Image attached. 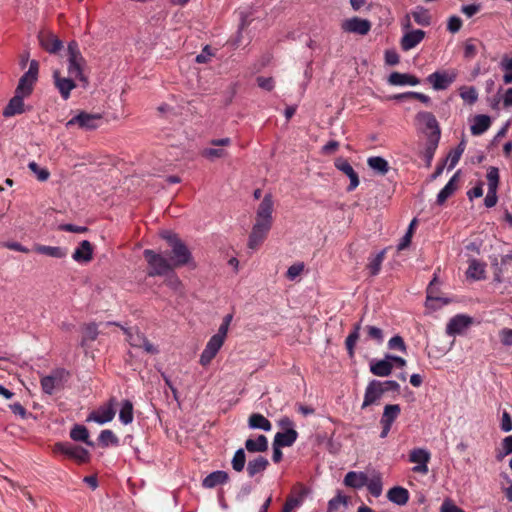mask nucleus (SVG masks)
<instances>
[{"mask_svg":"<svg viewBox=\"0 0 512 512\" xmlns=\"http://www.w3.org/2000/svg\"><path fill=\"white\" fill-rule=\"evenodd\" d=\"M161 235L171 248L169 259L174 269L193 263V257L190 250L176 234L164 231Z\"/></svg>","mask_w":512,"mask_h":512,"instance_id":"f257e3e1","label":"nucleus"},{"mask_svg":"<svg viewBox=\"0 0 512 512\" xmlns=\"http://www.w3.org/2000/svg\"><path fill=\"white\" fill-rule=\"evenodd\" d=\"M143 256L148 264V276H164L174 270L170 261L161 253H157L152 249H145Z\"/></svg>","mask_w":512,"mask_h":512,"instance_id":"f03ea898","label":"nucleus"},{"mask_svg":"<svg viewBox=\"0 0 512 512\" xmlns=\"http://www.w3.org/2000/svg\"><path fill=\"white\" fill-rule=\"evenodd\" d=\"M68 73L71 77L78 79L83 82L84 85L88 84L87 77L83 74V68L85 65V59L83 58L78 44L75 41H71L68 44Z\"/></svg>","mask_w":512,"mask_h":512,"instance_id":"7ed1b4c3","label":"nucleus"},{"mask_svg":"<svg viewBox=\"0 0 512 512\" xmlns=\"http://www.w3.org/2000/svg\"><path fill=\"white\" fill-rule=\"evenodd\" d=\"M210 146L203 148L200 151L201 157L208 161H215L218 159H224L229 156V152L226 149L231 145V139L229 137L212 139L209 142Z\"/></svg>","mask_w":512,"mask_h":512,"instance_id":"20e7f679","label":"nucleus"},{"mask_svg":"<svg viewBox=\"0 0 512 512\" xmlns=\"http://www.w3.org/2000/svg\"><path fill=\"white\" fill-rule=\"evenodd\" d=\"M53 451L75 460L79 464L88 463L90 453L87 449L69 442H58L54 445Z\"/></svg>","mask_w":512,"mask_h":512,"instance_id":"39448f33","label":"nucleus"},{"mask_svg":"<svg viewBox=\"0 0 512 512\" xmlns=\"http://www.w3.org/2000/svg\"><path fill=\"white\" fill-rule=\"evenodd\" d=\"M39 72V63L36 60H32L29 65V69L19 80L16 91L24 96H29L32 91L34 84L37 81Z\"/></svg>","mask_w":512,"mask_h":512,"instance_id":"423d86ee","label":"nucleus"},{"mask_svg":"<svg viewBox=\"0 0 512 512\" xmlns=\"http://www.w3.org/2000/svg\"><path fill=\"white\" fill-rule=\"evenodd\" d=\"M68 376L69 373L65 369H56L41 379V387L46 394L52 395L55 389H60L63 386Z\"/></svg>","mask_w":512,"mask_h":512,"instance_id":"0eeeda50","label":"nucleus"},{"mask_svg":"<svg viewBox=\"0 0 512 512\" xmlns=\"http://www.w3.org/2000/svg\"><path fill=\"white\" fill-rule=\"evenodd\" d=\"M101 121L102 116L100 114L80 112L66 123V127L70 128L74 125H78L82 129L94 130L99 127Z\"/></svg>","mask_w":512,"mask_h":512,"instance_id":"6e6552de","label":"nucleus"},{"mask_svg":"<svg viewBox=\"0 0 512 512\" xmlns=\"http://www.w3.org/2000/svg\"><path fill=\"white\" fill-rule=\"evenodd\" d=\"M116 399L111 398L107 404L100 406L96 411H93L87 417V421H94L98 424H104L114 419L116 414Z\"/></svg>","mask_w":512,"mask_h":512,"instance_id":"1a4fd4ad","label":"nucleus"},{"mask_svg":"<svg viewBox=\"0 0 512 512\" xmlns=\"http://www.w3.org/2000/svg\"><path fill=\"white\" fill-rule=\"evenodd\" d=\"M416 119L427 131H430V141L434 142V145L437 146L441 131L435 116L431 112H420L417 114Z\"/></svg>","mask_w":512,"mask_h":512,"instance_id":"9d476101","label":"nucleus"},{"mask_svg":"<svg viewBox=\"0 0 512 512\" xmlns=\"http://www.w3.org/2000/svg\"><path fill=\"white\" fill-rule=\"evenodd\" d=\"M430 459V452L423 448H415L409 453V461L418 464L412 469L416 473L427 474L429 471L427 464Z\"/></svg>","mask_w":512,"mask_h":512,"instance_id":"9b49d317","label":"nucleus"},{"mask_svg":"<svg viewBox=\"0 0 512 512\" xmlns=\"http://www.w3.org/2000/svg\"><path fill=\"white\" fill-rule=\"evenodd\" d=\"M383 384L381 381L378 380H372L368 383L365 394H364V400L362 403L361 408L365 409L370 405L376 404L381 397L383 396Z\"/></svg>","mask_w":512,"mask_h":512,"instance_id":"f8f14e48","label":"nucleus"},{"mask_svg":"<svg viewBox=\"0 0 512 512\" xmlns=\"http://www.w3.org/2000/svg\"><path fill=\"white\" fill-rule=\"evenodd\" d=\"M455 72H434L427 77V81L435 90L447 89L456 79Z\"/></svg>","mask_w":512,"mask_h":512,"instance_id":"ddd939ff","label":"nucleus"},{"mask_svg":"<svg viewBox=\"0 0 512 512\" xmlns=\"http://www.w3.org/2000/svg\"><path fill=\"white\" fill-rule=\"evenodd\" d=\"M224 344V340L220 337L212 336L207 342L203 352L200 356V364L202 366H207L211 363V361L215 358L219 350Z\"/></svg>","mask_w":512,"mask_h":512,"instance_id":"4468645a","label":"nucleus"},{"mask_svg":"<svg viewBox=\"0 0 512 512\" xmlns=\"http://www.w3.org/2000/svg\"><path fill=\"white\" fill-rule=\"evenodd\" d=\"M53 79L55 87L58 89L61 97L67 100L70 97V92L76 87L74 77H64L59 70L53 72Z\"/></svg>","mask_w":512,"mask_h":512,"instance_id":"2eb2a0df","label":"nucleus"},{"mask_svg":"<svg viewBox=\"0 0 512 512\" xmlns=\"http://www.w3.org/2000/svg\"><path fill=\"white\" fill-rule=\"evenodd\" d=\"M309 490L302 484H297L293 488L295 496H288L284 503L282 512H292L295 508L302 505L304 498L308 494Z\"/></svg>","mask_w":512,"mask_h":512,"instance_id":"dca6fc26","label":"nucleus"},{"mask_svg":"<svg viewBox=\"0 0 512 512\" xmlns=\"http://www.w3.org/2000/svg\"><path fill=\"white\" fill-rule=\"evenodd\" d=\"M342 29L349 33L366 35L371 29V23L366 19L353 17L343 22Z\"/></svg>","mask_w":512,"mask_h":512,"instance_id":"f3484780","label":"nucleus"},{"mask_svg":"<svg viewBox=\"0 0 512 512\" xmlns=\"http://www.w3.org/2000/svg\"><path fill=\"white\" fill-rule=\"evenodd\" d=\"M472 323V318L458 314L451 318L446 326V333L450 336L461 334Z\"/></svg>","mask_w":512,"mask_h":512,"instance_id":"a211bd4d","label":"nucleus"},{"mask_svg":"<svg viewBox=\"0 0 512 512\" xmlns=\"http://www.w3.org/2000/svg\"><path fill=\"white\" fill-rule=\"evenodd\" d=\"M41 47L51 54H56L63 48V42L53 33L41 32L38 36Z\"/></svg>","mask_w":512,"mask_h":512,"instance_id":"6ab92c4d","label":"nucleus"},{"mask_svg":"<svg viewBox=\"0 0 512 512\" xmlns=\"http://www.w3.org/2000/svg\"><path fill=\"white\" fill-rule=\"evenodd\" d=\"M335 167L344 173L350 179V184L347 188L348 191H353L359 185V177L351 164L344 158L339 157L335 160Z\"/></svg>","mask_w":512,"mask_h":512,"instance_id":"aec40b11","label":"nucleus"},{"mask_svg":"<svg viewBox=\"0 0 512 512\" xmlns=\"http://www.w3.org/2000/svg\"><path fill=\"white\" fill-rule=\"evenodd\" d=\"M425 37V32L420 29L411 30L406 32L400 41V46L403 51H409L415 48Z\"/></svg>","mask_w":512,"mask_h":512,"instance_id":"412c9836","label":"nucleus"},{"mask_svg":"<svg viewBox=\"0 0 512 512\" xmlns=\"http://www.w3.org/2000/svg\"><path fill=\"white\" fill-rule=\"evenodd\" d=\"M25 96L15 92V95L10 99L9 103L3 110L4 117H12L17 114L24 112V101Z\"/></svg>","mask_w":512,"mask_h":512,"instance_id":"4be33fe9","label":"nucleus"},{"mask_svg":"<svg viewBox=\"0 0 512 512\" xmlns=\"http://www.w3.org/2000/svg\"><path fill=\"white\" fill-rule=\"evenodd\" d=\"M388 83L394 86H415L420 83V80L416 76L411 74L392 72L388 77Z\"/></svg>","mask_w":512,"mask_h":512,"instance_id":"5701e85b","label":"nucleus"},{"mask_svg":"<svg viewBox=\"0 0 512 512\" xmlns=\"http://www.w3.org/2000/svg\"><path fill=\"white\" fill-rule=\"evenodd\" d=\"M388 249L389 247H386L379 251L378 253H376L375 255L369 256L366 269L369 271V274L371 276H376L380 273L382 263L386 258V253Z\"/></svg>","mask_w":512,"mask_h":512,"instance_id":"b1692460","label":"nucleus"},{"mask_svg":"<svg viewBox=\"0 0 512 512\" xmlns=\"http://www.w3.org/2000/svg\"><path fill=\"white\" fill-rule=\"evenodd\" d=\"M229 481V475L226 471L218 470L207 475L203 481L202 486L204 488H214L218 485H223Z\"/></svg>","mask_w":512,"mask_h":512,"instance_id":"393cba45","label":"nucleus"},{"mask_svg":"<svg viewBox=\"0 0 512 512\" xmlns=\"http://www.w3.org/2000/svg\"><path fill=\"white\" fill-rule=\"evenodd\" d=\"M93 255V248L89 241L83 240L79 246L75 249L74 253L72 254V258L76 262H89L92 259Z\"/></svg>","mask_w":512,"mask_h":512,"instance_id":"a878e982","label":"nucleus"},{"mask_svg":"<svg viewBox=\"0 0 512 512\" xmlns=\"http://www.w3.org/2000/svg\"><path fill=\"white\" fill-rule=\"evenodd\" d=\"M269 466V461L263 456H257L248 461L247 474L253 478L257 474L263 473Z\"/></svg>","mask_w":512,"mask_h":512,"instance_id":"bb28decb","label":"nucleus"},{"mask_svg":"<svg viewBox=\"0 0 512 512\" xmlns=\"http://www.w3.org/2000/svg\"><path fill=\"white\" fill-rule=\"evenodd\" d=\"M270 226H254L249 236L248 247L250 249L258 248L268 235Z\"/></svg>","mask_w":512,"mask_h":512,"instance_id":"cd10ccee","label":"nucleus"},{"mask_svg":"<svg viewBox=\"0 0 512 512\" xmlns=\"http://www.w3.org/2000/svg\"><path fill=\"white\" fill-rule=\"evenodd\" d=\"M368 476L363 472L350 471L344 477V484L354 489H360L367 484Z\"/></svg>","mask_w":512,"mask_h":512,"instance_id":"c85d7f7f","label":"nucleus"},{"mask_svg":"<svg viewBox=\"0 0 512 512\" xmlns=\"http://www.w3.org/2000/svg\"><path fill=\"white\" fill-rule=\"evenodd\" d=\"M298 438V432L295 429H287L284 432H277L273 443L276 446L290 447Z\"/></svg>","mask_w":512,"mask_h":512,"instance_id":"c756f323","label":"nucleus"},{"mask_svg":"<svg viewBox=\"0 0 512 512\" xmlns=\"http://www.w3.org/2000/svg\"><path fill=\"white\" fill-rule=\"evenodd\" d=\"M245 449L249 453H260L268 450V439L265 435H258L256 439L249 438L245 441Z\"/></svg>","mask_w":512,"mask_h":512,"instance_id":"7c9ffc66","label":"nucleus"},{"mask_svg":"<svg viewBox=\"0 0 512 512\" xmlns=\"http://www.w3.org/2000/svg\"><path fill=\"white\" fill-rule=\"evenodd\" d=\"M393 365L387 356L385 359L378 360L376 362H372L370 364V371L375 376L386 377L389 376L392 372Z\"/></svg>","mask_w":512,"mask_h":512,"instance_id":"2f4dec72","label":"nucleus"},{"mask_svg":"<svg viewBox=\"0 0 512 512\" xmlns=\"http://www.w3.org/2000/svg\"><path fill=\"white\" fill-rule=\"evenodd\" d=\"M401 413V407L399 404H387L384 407L380 424H386L392 426L395 420L399 417Z\"/></svg>","mask_w":512,"mask_h":512,"instance_id":"473e14b6","label":"nucleus"},{"mask_svg":"<svg viewBox=\"0 0 512 512\" xmlns=\"http://www.w3.org/2000/svg\"><path fill=\"white\" fill-rule=\"evenodd\" d=\"M491 125V119L488 115H476L472 120L471 133L472 135H481L489 129Z\"/></svg>","mask_w":512,"mask_h":512,"instance_id":"72a5a7b5","label":"nucleus"},{"mask_svg":"<svg viewBox=\"0 0 512 512\" xmlns=\"http://www.w3.org/2000/svg\"><path fill=\"white\" fill-rule=\"evenodd\" d=\"M361 324H362V320L355 323L353 325L352 331L349 333V335L347 336V338L345 340V346H346L347 352L351 358L354 357L355 346H356L357 341L360 338Z\"/></svg>","mask_w":512,"mask_h":512,"instance_id":"f704fd0d","label":"nucleus"},{"mask_svg":"<svg viewBox=\"0 0 512 512\" xmlns=\"http://www.w3.org/2000/svg\"><path fill=\"white\" fill-rule=\"evenodd\" d=\"M387 497L397 505H405L409 500V492L403 487L395 486L388 491Z\"/></svg>","mask_w":512,"mask_h":512,"instance_id":"c9c22d12","label":"nucleus"},{"mask_svg":"<svg viewBox=\"0 0 512 512\" xmlns=\"http://www.w3.org/2000/svg\"><path fill=\"white\" fill-rule=\"evenodd\" d=\"M248 425L251 429H261L266 432L272 429L271 422L260 413H252L249 416Z\"/></svg>","mask_w":512,"mask_h":512,"instance_id":"e433bc0d","label":"nucleus"},{"mask_svg":"<svg viewBox=\"0 0 512 512\" xmlns=\"http://www.w3.org/2000/svg\"><path fill=\"white\" fill-rule=\"evenodd\" d=\"M273 211L272 196L267 194L264 196L262 202L259 205L257 214L262 221H270Z\"/></svg>","mask_w":512,"mask_h":512,"instance_id":"4c0bfd02","label":"nucleus"},{"mask_svg":"<svg viewBox=\"0 0 512 512\" xmlns=\"http://www.w3.org/2000/svg\"><path fill=\"white\" fill-rule=\"evenodd\" d=\"M70 437L74 441H81L89 446H93V442L89 440V431L84 425L76 424L70 430Z\"/></svg>","mask_w":512,"mask_h":512,"instance_id":"58836bf2","label":"nucleus"},{"mask_svg":"<svg viewBox=\"0 0 512 512\" xmlns=\"http://www.w3.org/2000/svg\"><path fill=\"white\" fill-rule=\"evenodd\" d=\"M467 277L474 280L485 278V264L476 259L470 260L467 270Z\"/></svg>","mask_w":512,"mask_h":512,"instance_id":"ea45409f","label":"nucleus"},{"mask_svg":"<svg viewBox=\"0 0 512 512\" xmlns=\"http://www.w3.org/2000/svg\"><path fill=\"white\" fill-rule=\"evenodd\" d=\"M35 251L53 258H63L66 256V250L56 246L37 245Z\"/></svg>","mask_w":512,"mask_h":512,"instance_id":"a19ab883","label":"nucleus"},{"mask_svg":"<svg viewBox=\"0 0 512 512\" xmlns=\"http://www.w3.org/2000/svg\"><path fill=\"white\" fill-rule=\"evenodd\" d=\"M367 164L372 170L381 175H385L389 170L388 162L380 156L369 157Z\"/></svg>","mask_w":512,"mask_h":512,"instance_id":"79ce46f5","label":"nucleus"},{"mask_svg":"<svg viewBox=\"0 0 512 512\" xmlns=\"http://www.w3.org/2000/svg\"><path fill=\"white\" fill-rule=\"evenodd\" d=\"M133 418V404L130 400H124L119 411V420L122 424L128 425L132 423Z\"/></svg>","mask_w":512,"mask_h":512,"instance_id":"37998d69","label":"nucleus"},{"mask_svg":"<svg viewBox=\"0 0 512 512\" xmlns=\"http://www.w3.org/2000/svg\"><path fill=\"white\" fill-rule=\"evenodd\" d=\"M457 189L456 176H453L445 187L439 192L437 202L444 203Z\"/></svg>","mask_w":512,"mask_h":512,"instance_id":"c03bdc74","label":"nucleus"},{"mask_svg":"<svg viewBox=\"0 0 512 512\" xmlns=\"http://www.w3.org/2000/svg\"><path fill=\"white\" fill-rule=\"evenodd\" d=\"M412 16L418 25L429 26L431 23V15L429 11L424 7H417L412 12Z\"/></svg>","mask_w":512,"mask_h":512,"instance_id":"a18cd8bd","label":"nucleus"},{"mask_svg":"<svg viewBox=\"0 0 512 512\" xmlns=\"http://www.w3.org/2000/svg\"><path fill=\"white\" fill-rule=\"evenodd\" d=\"M99 335L98 326L96 323L91 322L86 324L83 328L82 346L86 345L88 341H95Z\"/></svg>","mask_w":512,"mask_h":512,"instance_id":"49530a36","label":"nucleus"},{"mask_svg":"<svg viewBox=\"0 0 512 512\" xmlns=\"http://www.w3.org/2000/svg\"><path fill=\"white\" fill-rule=\"evenodd\" d=\"M98 440L103 447H108L110 445L116 446L119 443L118 437L109 429L102 430Z\"/></svg>","mask_w":512,"mask_h":512,"instance_id":"de8ad7c7","label":"nucleus"},{"mask_svg":"<svg viewBox=\"0 0 512 512\" xmlns=\"http://www.w3.org/2000/svg\"><path fill=\"white\" fill-rule=\"evenodd\" d=\"M246 463V455L245 450L242 448H239L234 453V456L231 460V465L234 471L236 472H242Z\"/></svg>","mask_w":512,"mask_h":512,"instance_id":"09e8293b","label":"nucleus"},{"mask_svg":"<svg viewBox=\"0 0 512 512\" xmlns=\"http://www.w3.org/2000/svg\"><path fill=\"white\" fill-rule=\"evenodd\" d=\"M348 499L347 496L339 491L337 495L328 502L327 512H337L341 506H347Z\"/></svg>","mask_w":512,"mask_h":512,"instance_id":"8fccbe9b","label":"nucleus"},{"mask_svg":"<svg viewBox=\"0 0 512 512\" xmlns=\"http://www.w3.org/2000/svg\"><path fill=\"white\" fill-rule=\"evenodd\" d=\"M28 168L33 172L36 176L37 180L40 182H45L50 177V172L46 168L40 167L36 162L32 161L28 164Z\"/></svg>","mask_w":512,"mask_h":512,"instance_id":"3c124183","label":"nucleus"},{"mask_svg":"<svg viewBox=\"0 0 512 512\" xmlns=\"http://www.w3.org/2000/svg\"><path fill=\"white\" fill-rule=\"evenodd\" d=\"M511 262H512V253L511 254H507V255H504L502 258H501V263H500V267L497 268L494 272V279L498 282H501L502 279H501V274L505 273V272H508L509 270V266L511 265Z\"/></svg>","mask_w":512,"mask_h":512,"instance_id":"603ef678","label":"nucleus"},{"mask_svg":"<svg viewBox=\"0 0 512 512\" xmlns=\"http://www.w3.org/2000/svg\"><path fill=\"white\" fill-rule=\"evenodd\" d=\"M500 67L505 71L503 82L505 84L512 83V57L504 56L500 62Z\"/></svg>","mask_w":512,"mask_h":512,"instance_id":"864d4df0","label":"nucleus"},{"mask_svg":"<svg viewBox=\"0 0 512 512\" xmlns=\"http://www.w3.org/2000/svg\"><path fill=\"white\" fill-rule=\"evenodd\" d=\"M107 325H115V326L120 327L127 335V340L131 346H135V347L142 346V340H139V338H137L138 333L133 334L131 329L125 328L120 323H117V322H107Z\"/></svg>","mask_w":512,"mask_h":512,"instance_id":"5fc2aeb1","label":"nucleus"},{"mask_svg":"<svg viewBox=\"0 0 512 512\" xmlns=\"http://www.w3.org/2000/svg\"><path fill=\"white\" fill-rule=\"evenodd\" d=\"M460 96L468 104H474L478 99V93L474 87L461 88Z\"/></svg>","mask_w":512,"mask_h":512,"instance_id":"6e6d98bb","label":"nucleus"},{"mask_svg":"<svg viewBox=\"0 0 512 512\" xmlns=\"http://www.w3.org/2000/svg\"><path fill=\"white\" fill-rule=\"evenodd\" d=\"M488 189L497 190L499 184V170L496 167H490L487 172Z\"/></svg>","mask_w":512,"mask_h":512,"instance_id":"4d7b16f0","label":"nucleus"},{"mask_svg":"<svg viewBox=\"0 0 512 512\" xmlns=\"http://www.w3.org/2000/svg\"><path fill=\"white\" fill-rule=\"evenodd\" d=\"M365 486H367L369 493L374 497H379L382 493V482L379 477L373 478L371 480L368 479Z\"/></svg>","mask_w":512,"mask_h":512,"instance_id":"13d9d810","label":"nucleus"},{"mask_svg":"<svg viewBox=\"0 0 512 512\" xmlns=\"http://www.w3.org/2000/svg\"><path fill=\"white\" fill-rule=\"evenodd\" d=\"M415 228H416V226H408L407 232L401 238L400 242L397 245V251L398 252L403 251V250H405L406 248L409 247V245L411 243V240H412V237H413V235L415 233Z\"/></svg>","mask_w":512,"mask_h":512,"instance_id":"bf43d9fd","label":"nucleus"},{"mask_svg":"<svg viewBox=\"0 0 512 512\" xmlns=\"http://www.w3.org/2000/svg\"><path fill=\"white\" fill-rule=\"evenodd\" d=\"M365 331L367 333V338L376 341L377 344H381L383 342V331L382 329L375 326H366Z\"/></svg>","mask_w":512,"mask_h":512,"instance_id":"052dcab7","label":"nucleus"},{"mask_svg":"<svg viewBox=\"0 0 512 512\" xmlns=\"http://www.w3.org/2000/svg\"><path fill=\"white\" fill-rule=\"evenodd\" d=\"M388 348L391 350L406 352L407 347L403 338L399 335H395L388 341Z\"/></svg>","mask_w":512,"mask_h":512,"instance_id":"680f3d73","label":"nucleus"},{"mask_svg":"<svg viewBox=\"0 0 512 512\" xmlns=\"http://www.w3.org/2000/svg\"><path fill=\"white\" fill-rule=\"evenodd\" d=\"M512 454V435L502 440V451L497 454V459L501 460L504 456Z\"/></svg>","mask_w":512,"mask_h":512,"instance_id":"e2e57ef3","label":"nucleus"},{"mask_svg":"<svg viewBox=\"0 0 512 512\" xmlns=\"http://www.w3.org/2000/svg\"><path fill=\"white\" fill-rule=\"evenodd\" d=\"M407 97L415 98L425 104H428L430 102V98L427 95L419 92H406L403 94L396 95L394 98L403 99Z\"/></svg>","mask_w":512,"mask_h":512,"instance_id":"0e129e2a","label":"nucleus"},{"mask_svg":"<svg viewBox=\"0 0 512 512\" xmlns=\"http://www.w3.org/2000/svg\"><path fill=\"white\" fill-rule=\"evenodd\" d=\"M303 270H304V264L296 263L288 268L286 277L289 280H294L296 277H298L302 273Z\"/></svg>","mask_w":512,"mask_h":512,"instance_id":"69168bd1","label":"nucleus"},{"mask_svg":"<svg viewBox=\"0 0 512 512\" xmlns=\"http://www.w3.org/2000/svg\"><path fill=\"white\" fill-rule=\"evenodd\" d=\"M462 27V20L458 16H451L447 23V29L451 33H457Z\"/></svg>","mask_w":512,"mask_h":512,"instance_id":"338daca9","label":"nucleus"},{"mask_svg":"<svg viewBox=\"0 0 512 512\" xmlns=\"http://www.w3.org/2000/svg\"><path fill=\"white\" fill-rule=\"evenodd\" d=\"M500 341L504 346H512V329L504 328L499 333Z\"/></svg>","mask_w":512,"mask_h":512,"instance_id":"774afa93","label":"nucleus"}]
</instances>
